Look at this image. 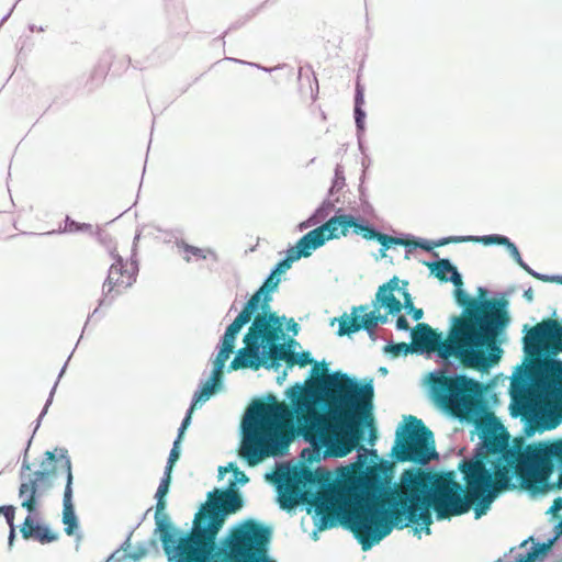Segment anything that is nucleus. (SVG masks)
Segmentation results:
<instances>
[{"instance_id":"a19ab883","label":"nucleus","mask_w":562,"mask_h":562,"mask_svg":"<svg viewBox=\"0 0 562 562\" xmlns=\"http://www.w3.org/2000/svg\"><path fill=\"white\" fill-rule=\"evenodd\" d=\"M524 296L527 301L531 302L533 300V292L531 289L525 291Z\"/></svg>"},{"instance_id":"39448f33","label":"nucleus","mask_w":562,"mask_h":562,"mask_svg":"<svg viewBox=\"0 0 562 562\" xmlns=\"http://www.w3.org/2000/svg\"><path fill=\"white\" fill-rule=\"evenodd\" d=\"M473 313L467 308L454 316L447 339L428 324H417L412 330L413 350L437 352L442 359L456 357L465 368L484 369L497 363L502 355L497 337L508 322Z\"/></svg>"},{"instance_id":"09e8293b","label":"nucleus","mask_w":562,"mask_h":562,"mask_svg":"<svg viewBox=\"0 0 562 562\" xmlns=\"http://www.w3.org/2000/svg\"><path fill=\"white\" fill-rule=\"evenodd\" d=\"M106 562H109V560Z\"/></svg>"},{"instance_id":"4468645a","label":"nucleus","mask_w":562,"mask_h":562,"mask_svg":"<svg viewBox=\"0 0 562 562\" xmlns=\"http://www.w3.org/2000/svg\"><path fill=\"white\" fill-rule=\"evenodd\" d=\"M236 337L237 335L227 329L225 330L224 336L222 337L221 348L213 362L212 376L194 395L193 403H195V406L198 403L207 401L215 393V390L222 380L225 363L234 352Z\"/></svg>"},{"instance_id":"0eeeda50","label":"nucleus","mask_w":562,"mask_h":562,"mask_svg":"<svg viewBox=\"0 0 562 562\" xmlns=\"http://www.w3.org/2000/svg\"><path fill=\"white\" fill-rule=\"evenodd\" d=\"M436 402L453 417L483 426L495 422L482 397V385L465 375H437L430 380Z\"/></svg>"},{"instance_id":"c9c22d12","label":"nucleus","mask_w":562,"mask_h":562,"mask_svg":"<svg viewBox=\"0 0 562 562\" xmlns=\"http://www.w3.org/2000/svg\"><path fill=\"white\" fill-rule=\"evenodd\" d=\"M396 327L400 330H408L409 329V324H408L407 319L405 318V316L397 317Z\"/></svg>"},{"instance_id":"79ce46f5","label":"nucleus","mask_w":562,"mask_h":562,"mask_svg":"<svg viewBox=\"0 0 562 562\" xmlns=\"http://www.w3.org/2000/svg\"><path fill=\"white\" fill-rule=\"evenodd\" d=\"M376 438L374 428H371L370 430V442L373 445V440Z\"/></svg>"},{"instance_id":"7c9ffc66","label":"nucleus","mask_w":562,"mask_h":562,"mask_svg":"<svg viewBox=\"0 0 562 562\" xmlns=\"http://www.w3.org/2000/svg\"><path fill=\"white\" fill-rule=\"evenodd\" d=\"M194 408H195V403H192L191 407L189 408V411L179 428V434H178L177 439L182 440L183 434L191 423V417H192V413H193Z\"/></svg>"},{"instance_id":"6ab92c4d","label":"nucleus","mask_w":562,"mask_h":562,"mask_svg":"<svg viewBox=\"0 0 562 562\" xmlns=\"http://www.w3.org/2000/svg\"><path fill=\"white\" fill-rule=\"evenodd\" d=\"M57 462L56 456L52 451H46L45 459L41 463V470L35 471L33 479L30 481L36 488H47L52 485V480L56 475Z\"/></svg>"},{"instance_id":"423d86ee","label":"nucleus","mask_w":562,"mask_h":562,"mask_svg":"<svg viewBox=\"0 0 562 562\" xmlns=\"http://www.w3.org/2000/svg\"><path fill=\"white\" fill-rule=\"evenodd\" d=\"M281 334L282 323L277 314L256 315L244 337L245 347L238 350L229 370H258L261 366L273 367L280 360L285 361L289 367L313 363L310 352L295 353L285 345L279 344Z\"/></svg>"},{"instance_id":"f257e3e1","label":"nucleus","mask_w":562,"mask_h":562,"mask_svg":"<svg viewBox=\"0 0 562 562\" xmlns=\"http://www.w3.org/2000/svg\"><path fill=\"white\" fill-rule=\"evenodd\" d=\"M312 374L322 376L316 383L327 411H318L312 396L299 386L291 392L294 408L274 397L270 403H254L243 422L239 449L248 465L283 453L295 430L334 457H345L356 449L362 436L360 422L372 405V384L359 385L347 374H327L325 363L315 362Z\"/></svg>"},{"instance_id":"c756f323","label":"nucleus","mask_w":562,"mask_h":562,"mask_svg":"<svg viewBox=\"0 0 562 562\" xmlns=\"http://www.w3.org/2000/svg\"><path fill=\"white\" fill-rule=\"evenodd\" d=\"M36 531V525L34 524L31 516H27L21 527V533L24 539L33 538Z\"/></svg>"},{"instance_id":"a18cd8bd","label":"nucleus","mask_w":562,"mask_h":562,"mask_svg":"<svg viewBox=\"0 0 562 562\" xmlns=\"http://www.w3.org/2000/svg\"><path fill=\"white\" fill-rule=\"evenodd\" d=\"M559 527L562 529V520L560 521Z\"/></svg>"},{"instance_id":"4c0bfd02","label":"nucleus","mask_w":562,"mask_h":562,"mask_svg":"<svg viewBox=\"0 0 562 562\" xmlns=\"http://www.w3.org/2000/svg\"><path fill=\"white\" fill-rule=\"evenodd\" d=\"M355 117L357 125L361 127V122L364 117V112L361 110V106H355Z\"/></svg>"},{"instance_id":"e433bc0d","label":"nucleus","mask_w":562,"mask_h":562,"mask_svg":"<svg viewBox=\"0 0 562 562\" xmlns=\"http://www.w3.org/2000/svg\"><path fill=\"white\" fill-rule=\"evenodd\" d=\"M404 304H402V307L404 306L407 311L413 310L414 303L411 294L408 292H404Z\"/></svg>"},{"instance_id":"37998d69","label":"nucleus","mask_w":562,"mask_h":562,"mask_svg":"<svg viewBox=\"0 0 562 562\" xmlns=\"http://www.w3.org/2000/svg\"><path fill=\"white\" fill-rule=\"evenodd\" d=\"M200 252V249L195 248V249H192V254L193 255H198Z\"/></svg>"},{"instance_id":"a878e982","label":"nucleus","mask_w":562,"mask_h":562,"mask_svg":"<svg viewBox=\"0 0 562 562\" xmlns=\"http://www.w3.org/2000/svg\"><path fill=\"white\" fill-rule=\"evenodd\" d=\"M33 538L38 540L41 543H49L57 540L58 536L57 533L53 532L49 528L36 525V531Z\"/></svg>"},{"instance_id":"f03ea898","label":"nucleus","mask_w":562,"mask_h":562,"mask_svg":"<svg viewBox=\"0 0 562 562\" xmlns=\"http://www.w3.org/2000/svg\"><path fill=\"white\" fill-rule=\"evenodd\" d=\"M483 448L475 460L460 464L465 490L451 473L436 479L440 514L460 516L475 504V518H480L499 492L516 487L514 476L532 492L562 488V438L532 443L519 438L509 446L507 435L486 431Z\"/></svg>"},{"instance_id":"7ed1b4c3","label":"nucleus","mask_w":562,"mask_h":562,"mask_svg":"<svg viewBox=\"0 0 562 562\" xmlns=\"http://www.w3.org/2000/svg\"><path fill=\"white\" fill-rule=\"evenodd\" d=\"M391 480V465L379 463L369 467L356 481L358 492L353 506L347 512V521L363 550L386 537L393 526L422 525L429 535L430 508L439 520L451 517L440 514L436 480L430 484L428 475L412 470L404 471L393 488Z\"/></svg>"},{"instance_id":"2eb2a0df","label":"nucleus","mask_w":562,"mask_h":562,"mask_svg":"<svg viewBox=\"0 0 562 562\" xmlns=\"http://www.w3.org/2000/svg\"><path fill=\"white\" fill-rule=\"evenodd\" d=\"M137 267L133 261L116 259L109 269L103 283L105 296L114 299L127 290L136 280Z\"/></svg>"},{"instance_id":"c03bdc74","label":"nucleus","mask_w":562,"mask_h":562,"mask_svg":"<svg viewBox=\"0 0 562 562\" xmlns=\"http://www.w3.org/2000/svg\"><path fill=\"white\" fill-rule=\"evenodd\" d=\"M322 120L325 121L326 120V115L324 113H322Z\"/></svg>"},{"instance_id":"5701e85b","label":"nucleus","mask_w":562,"mask_h":562,"mask_svg":"<svg viewBox=\"0 0 562 562\" xmlns=\"http://www.w3.org/2000/svg\"><path fill=\"white\" fill-rule=\"evenodd\" d=\"M546 391L562 409V380L559 376H550L546 382Z\"/></svg>"},{"instance_id":"1a4fd4ad","label":"nucleus","mask_w":562,"mask_h":562,"mask_svg":"<svg viewBox=\"0 0 562 562\" xmlns=\"http://www.w3.org/2000/svg\"><path fill=\"white\" fill-rule=\"evenodd\" d=\"M392 456L398 462L427 464L436 456L432 432L420 419L409 416L396 430Z\"/></svg>"},{"instance_id":"f704fd0d","label":"nucleus","mask_w":562,"mask_h":562,"mask_svg":"<svg viewBox=\"0 0 562 562\" xmlns=\"http://www.w3.org/2000/svg\"><path fill=\"white\" fill-rule=\"evenodd\" d=\"M355 101H356V106H361L364 102L363 91L359 83H357Z\"/></svg>"},{"instance_id":"ddd939ff","label":"nucleus","mask_w":562,"mask_h":562,"mask_svg":"<svg viewBox=\"0 0 562 562\" xmlns=\"http://www.w3.org/2000/svg\"><path fill=\"white\" fill-rule=\"evenodd\" d=\"M280 281L281 280L278 277V274L272 271L268 279L259 288V290L251 295V297L245 304L243 311L237 315V317L226 329L235 335H238L240 329L251 321L252 315L258 310L260 302L261 313L259 315L269 316L271 314L269 312L270 302L272 300L271 292L277 289Z\"/></svg>"},{"instance_id":"f3484780","label":"nucleus","mask_w":562,"mask_h":562,"mask_svg":"<svg viewBox=\"0 0 562 562\" xmlns=\"http://www.w3.org/2000/svg\"><path fill=\"white\" fill-rule=\"evenodd\" d=\"M58 461L60 462V468L66 476V487L63 497V524L65 525V532L68 536H71L78 527V520L72 504L71 461L65 454H61Z\"/></svg>"},{"instance_id":"2f4dec72","label":"nucleus","mask_w":562,"mask_h":562,"mask_svg":"<svg viewBox=\"0 0 562 562\" xmlns=\"http://www.w3.org/2000/svg\"><path fill=\"white\" fill-rule=\"evenodd\" d=\"M524 270H526L533 278L542 281H548L549 278L546 276H541L529 268V266L522 260L521 256L514 259Z\"/></svg>"},{"instance_id":"b1692460","label":"nucleus","mask_w":562,"mask_h":562,"mask_svg":"<svg viewBox=\"0 0 562 562\" xmlns=\"http://www.w3.org/2000/svg\"><path fill=\"white\" fill-rule=\"evenodd\" d=\"M553 541L535 544L529 552L520 554L518 559L520 562H535L539 557L544 555L551 548Z\"/></svg>"},{"instance_id":"72a5a7b5","label":"nucleus","mask_w":562,"mask_h":562,"mask_svg":"<svg viewBox=\"0 0 562 562\" xmlns=\"http://www.w3.org/2000/svg\"><path fill=\"white\" fill-rule=\"evenodd\" d=\"M560 510H562V497H557V498H554L548 513H551L552 515H557Z\"/></svg>"},{"instance_id":"aec40b11","label":"nucleus","mask_w":562,"mask_h":562,"mask_svg":"<svg viewBox=\"0 0 562 562\" xmlns=\"http://www.w3.org/2000/svg\"><path fill=\"white\" fill-rule=\"evenodd\" d=\"M465 240L481 243L485 246L503 245L508 249L513 259L520 256V252H519L518 248L516 247V245L514 243H512L507 237L502 236V235H486V236H481V237H468Z\"/></svg>"},{"instance_id":"6e6552de","label":"nucleus","mask_w":562,"mask_h":562,"mask_svg":"<svg viewBox=\"0 0 562 562\" xmlns=\"http://www.w3.org/2000/svg\"><path fill=\"white\" fill-rule=\"evenodd\" d=\"M431 273L442 282L451 281L456 286L454 297L457 303L463 310L472 308L473 314L484 315L486 317L496 318L501 321H509L506 312V301L496 299H485L486 290L479 288V297H471L462 290V278L457 268L451 265L448 259H440L435 262L426 263Z\"/></svg>"},{"instance_id":"cd10ccee","label":"nucleus","mask_w":562,"mask_h":562,"mask_svg":"<svg viewBox=\"0 0 562 562\" xmlns=\"http://www.w3.org/2000/svg\"><path fill=\"white\" fill-rule=\"evenodd\" d=\"M385 351L392 353L394 357H397L400 355H407L409 352H414L412 342H400V344H393L385 347Z\"/></svg>"},{"instance_id":"f8f14e48","label":"nucleus","mask_w":562,"mask_h":562,"mask_svg":"<svg viewBox=\"0 0 562 562\" xmlns=\"http://www.w3.org/2000/svg\"><path fill=\"white\" fill-rule=\"evenodd\" d=\"M524 350L531 359L562 352V325L551 318L536 324L524 337Z\"/></svg>"},{"instance_id":"49530a36","label":"nucleus","mask_w":562,"mask_h":562,"mask_svg":"<svg viewBox=\"0 0 562 562\" xmlns=\"http://www.w3.org/2000/svg\"><path fill=\"white\" fill-rule=\"evenodd\" d=\"M517 562H520V560L517 558Z\"/></svg>"},{"instance_id":"4be33fe9","label":"nucleus","mask_w":562,"mask_h":562,"mask_svg":"<svg viewBox=\"0 0 562 562\" xmlns=\"http://www.w3.org/2000/svg\"><path fill=\"white\" fill-rule=\"evenodd\" d=\"M37 490L30 482L22 483L19 488V496L22 498L21 506L27 512L33 513L36 508V493Z\"/></svg>"},{"instance_id":"20e7f679","label":"nucleus","mask_w":562,"mask_h":562,"mask_svg":"<svg viewBox=\"0 0 562 562\" xmlns=\"http://www.w3.org/2000/svg\"><path fill=\"white\" fill-rule=\"evenodd\" d=\"M171 482V474L165 472L156 492L155 522L160 533V541L169 560L178 562H260L267 553L270 530L248 520L235 528L225 542L216 550L215 539L222 528L225 516L236 513L243 505L240 495L235 490L209 493L207 502L195 514L191 532L180 538L177 544V531L165 514L166 495Z\"/></svg>"},{"instance_id":"9d476101","label":"nucleus","mask_w":562,"mask_h":562,"mask_svg":"<svg viewBox=\"0 0 562 562\" xmlns=\"http://www.w3.org/2000/svg\"><path fill=\"white\" fill-rule=\"evenodd\" d=\"M397 289V277H393L386 283L382 284L375 294V310L367 313L368 306L361 305L359 307H355L352 311V316H342L340 318L338 335H350L360 330L361 328H364L367 331L371 333L375 329L379 322L385 323L386 317L378 314L376 305H379V307L386 308L387 314L394 315L400 313L402 310V303L394 295V291Z\"/></svg>"},{"instance_id":"ea45409f","label":"nucleus","mask_w":562,"mask_h":562,"mask_svg":"<svg viewBox=\"0 0 562 562\" xmlns=\"http://www.w3.org/2000/svg\"><path fill=\"white\" fill-rule=\"evenodd\" d=\"M235 476L241 483L248 482V477L246 476V474L239 471L238 469H235Z\"/></svg>"},{"instance_id":"dca6fc26","label":"nucleus","mask_w":562,"mask_h":562,"mask_svg":"<svg viewBox=\"0 0 562 562\" xmlns=\"http://www.w3.org/2000/svg\"><path fill=\"white\" fill-rule=\"evenodd\" d=\"M324 245V238L321 237V231H310L303 237H301L294 247H291L286 251V257L280 261L274 268L273 272L277 274L284 273L289 270L292 263L302 257L311 256L312 251Z\"/></svg>"},{"instance_id":"bb28decb","label":"nucleus","mask_w":562,"mask_h":562,"mask_svg":"<svg viewBox=\"0 0 562 562\" xmlns=\"http://www.w3.org/2000/svg\"><path fill=\"white\" fill-rule=\"evenodd\" d=\"M0 512L4 516L8 525L10 526V541H12L14 537V517H15V508L12 505L0 506Z\"/></svg>"},{"instance_id":"c85d7f7f","label":"nucleus","mask_w":562,"mask_h":562,"mask_svg":"<svg viewBox=\"0 0 562 562\" xmlns=\"http://www.w3.org/2000/svg\"><path fill=\"white\" fill-rule=\"evenodd\" d=\"M180 441L181 440L176 439V441L173 442V447H172V449H171V451L169 453L168 464H167L166 470H165V472H167V473L171 474L173 464L177 462V460L180 457V450H179Z\"/></svg>"},{"instance_id":"473e14b6","label":"nucleus","mask_w":562,"mask_h":562,"mask_svg":"<svg viewBox=\"0 0 562 562\" xmlns=\"http://www.w3.org/2000/svg\"><path fill=\"white\" fill-rule=\"evenodd\" d=\"M447 244V240H442V241H439V243H436V244H430L428 241H416V243H413V245L415 247H419L422 249H425L427 251L431 250L434 248V246H442ZM409 245H412V241H409Z\"/></svg>"},{"instance_id":"a211bd4d","label":"nucleus","mask_w":562,"mask_h":562,"mask_svg":"<svg viewBox=\"0 0 562 562\" xmlns=\"http://www.w3.org/2000/svg\"><path fill=\"white\" fill-rule=\"evenodd\" d=\"M337 499L333 492L324 491L314 495L313 504L316 513L321 516V529L331 526L329 521L334 519Z\"/></svg>"},{"instance_id":"58836bf2","label":"nucleus","mask_w":562,"mask_h":562,"mask_svg":"<svg viewBox=\"0 0 562 562\" xmlns=\"http://www.w3.org/2000/svg\"><path fill=\"white\" fill-rule=\"evenodd\" d=\"M408 313L412 314V316H413V318L415 321H419L423 317V315H424L423 310L422 308H416L415 306L413 307V310H409Z\"/></svg>"},{"instance_id":"de8ad7c7","label":"nucleus","mask_w":562,"mask_h":562,"mask_svg":"<svg viewBox=\"0 0 562 562\" xmlns=\"http://www.w3.org/2000/svg\"><path fill=\"white\" fill-rule=\"evenodd\" d=\"M0 515H2V512H0Z\"/></svg>"},{"instance_id":"393cba45","label":"nucleus","mask_w":562,"mask_h":562,"mask_svg":"<svg viewBox=\"0 0 562 562\" xmlns=\"http://www.w3.org/2000/svg\"><path fill=\"white\" fill-rule=\"evenodd\" d=\"M321 482V476L317 471L311 469H303L297 477L296 484L300 486L315 485Z\"/></svg>"},{"instance_id":"412c9836","label":"nucleus","mask_w":562,"mask_h":562,"mask_svg":"<svg viewBox=\"0 0 562 562\" xmlns=\"http://www.w3.org/2000/svg\"><path fill=\"white\" fill-rule=\"evenodd\" d=\"M302 491L296 483H286L284 490L280 493V506L283 509L294 508L301 499Z\"/></svg>"},{"instance_id":"9b49d317","label":"nucleus","mask_w":562,"mask_h":562,"mask_svg":"<svg viewBox=\"0 0 562 562\" xmlns=\"http://www.w3.org/2000/svg\"><path fill=\"white\" fill-rule=\"evenodd\" d=\"M350 228H352L355 234L361 235L364 239H376L384 249L390 248L392 245L409 246V240L376 232L370 226L358 223L352 215L348 214L335 215L317 227L321 231V237L324 238V244L327 240L347 236Z\"/></svg>"}]
</instances>
